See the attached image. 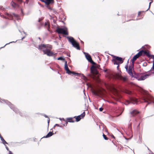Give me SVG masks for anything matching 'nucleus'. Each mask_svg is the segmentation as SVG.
<instances>
[{"label":"nucleus","instance_id":"1","mask_svg":"<svg viewBox=\"0 0 154 154\" xmlns=\"http://www.w3.org/2000/svg\"><path fill=\"white\" fill-rule=\"evenodd\" d=\"M67 39L68 41L71 43L72 46L74 48H76L78 50H80V48L79 44L72 37H67Z\"/></svg>","mask_w":154,"mask_h":154},{"label":"nucleus","instance_id":"2","mask_svg":"<svg viewBox=\"0 0 154 154\" xmlns=\"http://www.w3.org/2000/svg\"><path fill=\"white\" fill-rule=\"evenodd\" d=\"M149 75L148 74H144L142 73L138 74L136 75L135 78L138 80H143L147 78Z\"/></svg>","mask_w":154,"mask_h":154},{"label":"nucleus","instance_id":"3","mask_svg":"<svg viewBox=\"0 0 154 154\" xmlns=\"http://www.w3.org/2000/svg\"><path fill=\"white\" fill-rule=\"evenodd\" d=\"M0 102L2 103H6L8 105H9L10 108L13 110V111L15 112H17L18 109L16 108H15L14 105L12 104L10 102L8 101L7 100H0Z\"/></svg>","mask_w":154,"mask_h":154},{"label":"nucleus","instance_id":"4","mask_svg":"<svg viewBox=\"0 0 154 154\" xmlns=\"http://www.w3.org/2000/svg\"><path fill=\"white\" fill-rule=\"evenodd\" d=\"M137 100L134 98L133 97H130L128 100H126L125 104L128 105L129 104H137Z\"/></svg>","mask_w":154,"mask_h":154},{"label":"nucleus","instance_id":"5","mask_svg":"<svg viewBox=\"0 0 154 154\" xmlns=\"http://www.w3.org/2000/svg\"><path fill=\"white\" fill-rule=\"evenodd\" d=\"M134 64L131 65H129L128 67V66L126 65L125 66V68L126 69L127 72L128 74L131 76H133V74L132 72V70L133 69Z\"/></svg>","mask_w":154,"mask_h":154},{"label":"nucleus","instance_id":"6","mask_svg":"<svg viewBox=\"0 0 154 154\" xmlns=\"http://www.w3.org/2000/svg\"><path fill=\"white\" fill-rule=\"evenodd\" d=\"M57 32L59 34H63L65 35H68L67 29L65 28H58L57 29Z\"/></svg>","mask_w":154,"mask_h":154},{"label":"nucleus","instance_id":"7","mask_svg":"<svg viewBox=\"0 0 154 154\" xmlns=\"http://www.w3.org/2000/svg\"><path fill=\"white\" fill-rule=\"evenodd\" d=\"M117 78L119 79L122 81L125 82H126L128 80L127 76H123L119 74L118 75Z\"/></svg>","mask_w":154,"mask_h":154},{"label":"nucleus","instance_id":"8","mask_svg":"<svg viewBox=\"0 0 154 154\" xmlns=\"http://www.w3.org/2000/svg\"><path fill=\"white\" fill-rule=\"evenodd\" d=\"M84 53L85 54L86 58L89 62L93 64H95V63L92 60L91 57L90 55L88 54L85 52H84Z\"/></svg>","mask_w":154,"mask_h":154},{"label":"nucleus","instance_id":"9","mask_svg":"<svg viewBox=\"0 0 154 154\" xmlns=\"http://www.w3.org/2000/svg\"><path fill=\"white\" fill-rule=\"evenodd\" d=\"M43 52L44 54H46L49 56H52L54 54L52 52H51L50 50L47 49L45 50H43Z\"/></svg>","mask_w":154,"mask_h":154},{"label":"nucleus","instance_id":"10","mask_svg":"<svg viewBox=\"0 0 154 154\" xmlns=\"http://www.w3.org/2000/svg\"><path fill=\"white\" fill-rule=\"evenodd\" d=\"M99 66H100L99 65H98L97 67L94 66H92L91 68V72L93 74H97L98 73V72L97 69V67L99 68Z\"/></svg>","mask_w":154,"mask_h":154},{"label":"nucleus","instance_id":"11","mask_svg":"<svg viewBox=\"0 0 154 154\" xmlns=\"http://www.w3.org/2000/svg\"><path fill=\"white\" fill-rule=\"evenodd\" d=\"M6 14L9 19H11L13 17V15L14 17L17 18V19L18 20V17H19V15L17 14H15L14 13L9 14L7 13H6Z\"/></svg>","mask_w":154,"mask_h":154},{"label":"nucleus","instance_id":"12","mask_svg":"<svg viewBox=\"0 0 154 154\" xmlns=\"http://www.w3.org/2000/svg\"><path fill=\"white\" fill-rule=\"evenodd\" d=\"M85 116V112H84L81 115H79L77 116H75L74 117L75 118L76 121V122H79L81 120L82 118H83Z\"/></svg>","mask_w":154,"mask_h":154},{"label":"nucleus","instance_id":"13","mask_svg":"<svg viewBox=\"0 0 154 154\" xmlns=\"http://www.w3.org/2000/svg\"><path fill=\"white\" fill-rule=\"evenodd\" d=\"M141 55H146L148 57H149L151 55L149 52L143 50H141L140 51Z\"/></svg>","mask_w":154,"mask_h":154},{"label":"nucleus","instance_id":"14","mask_svg":"<svg viewBox=\"0 0 154 154\" xmlns=\"http://www.w3.org/2000/svg\"><path fill=\"white\" fill-rule=\"evenodd\" d=\"M112 57L113 59L116 60V61H118V62H119V63H122L123 62V60H122V58L114 55H113Z\"/></svg>","mask_w":154,"mask_h":154},{"label":"nucleus","instance_id":"15","mask_svg":"<svg viewBox=\"0 0 154 154\" xmlns=\"http://www.w3.org/2000/svg\"><path fill=\"white\" fill-rule=\"evenodd\" d=\"M48 47V45H45L43 44H41L39 45L38 48L40 50H42L43 51V50H45V49Z\"/></svg>","mask_w":154,"mask_h":154},{"label":"nucleus","instance_id":"16","mask_svg":"<svg viewBox=\"0 0 154 154\" xmlns=\"http://www.w3.org/2000/svg\"><path fill=\"white\" fill-rule=\"evenodd\" d=\"M140 53V52H139L136 55L134 56L133 57L132 59L131 60V62L132 63H133V65L134 64V61L137 58H138L141 55Z\"/></svg>","mask_w":154,"mask_h":154},{"label":"nucleus","instance_id":"17","mask_svg":"<svg viewBox=\"0 0 154 154\" xmlns=\"http://www.w3.org/2000/svg\"><path fill=\"white\" fill-rule=\"evenodd\" d=\"M53 1L54 0H45V1L43 0L42 2H44L46 5H49L52 3Z\"/></svg>","mask_w":154,"mask_h":154},{"label":"nucleus","instance_id":"18","mask_svg":"<svg viewBox=\"0 0 154 154\" xmlns=\"http://www.w3.org/2000/svg\"><path fill=\"white\" fill-rule=\"evenodd\" d=\"M78 76L80 77L82 79H83L85 81L88 80L87 78L83 74L79 73Z\"/></svg>","mask_w":154,"mask_h":154},{"label":"nucleus","instance_id":"19","mask_svg":"<svg viewBox=\"0 0 154 154\" xmlns=\"http://www.w3.org/2000/svg\"><path fill=\"white\" fill-rule=\"evenodd\" d=\"M11 4L12 6L14 8H18L19 7V6L18 4L16 3L13 1H12L11 3Z\"/></svg>","mask_w":154,"mask_h":154},{"label":"nucleus","instance_id":"20","mask_svg":"<svg viewBox=\"0 0 154 154\" xmlns=\"http://www.w3.org/2000/svg\"><path fill=\"white\" fill-rule=\"evenodd\" d=\"M139 112L136 110H134L131 112L130 113L132 116H134L135 115L138 114Z\"/></svg>","mask_w":154,"mask_h":154},{"label":"nucleus","instance_id":"21","mask_svg":"<svg viewBox=\"0 0 154 154\" xmlns=\"http://www.w3.org/2000/svg\"><path fill=\"white\" fill-rule=\"evenodd\" d=\"M53 134L52 132L50 131L44 137L45 138H48L49 137H51L53 135Z\"/></svg>","mask_w":154,"mask_h":154},{"label":"nucleus","instance_id":"22","mask_svg":"<svg viewBox=\"0 0 154 154\" xmlns=\"http://www.w3.org/2000/svg\"><path fill=\"white\" fill-rule=\"evenodd\" d=\"M93 94L97 96H99L100 94V92L98 91H92Z\"/></svg>","mask_w":154,"mask_h":154},{"label":"nucleus","instance_id":"23","mask_svg":"<svg viewBox=\"0 0 154 154\" xmlns=\"http://www.w3.org/2000/svg\"><path fill=\"white\" fill-rule=\"evenodd\" d=\"M112 61L113 63L115 65H118L119 63V62H117V61H116V60H115L114 59H113L112 60Z\"/></svg>","mask_w":154,"mask_h":154},{"label":"nucleus","instance_id":"24","mask_svg":"<svg viewBox=\"0 0 154 154\" xmlns=\"http://www.w3.org/2000/svg\"><path fill=\"white\" fill-rule=\"evenodd\" d=\"M65 69L66 71L69 69V68L67 64V62L66 61H65Z\"/></svg>","mask_w":154,"mask_h":154},{"label":"nucleus","instance_id":"25","mask_svg":"<svg viewBox=\"0 0 154 154\" xmlns=\"http://www.w3.org/2000/svg\"><path fill=\"white\" fill-rule=\"evenodd\" d=\"M67 121L68 122H74V121L73 120V118H67Z\"/></svg>","mask_w":154,"mask_h":154},{"label":"nucleus","instance_id":"26","mask_svg":"<svg viewBox=\"0 0 154 154\" xmlns=\"http://www.w3.org/2000/svg\"><path fill=\"white\" fill-rule=\"evenodd\" d=\"M0 139L2 141V143L5 145V144H8L4 140L2 137H1Z\"/></svg>","mask_w":154,"mask_h":154},{"label":"nucleus","instance_id":"27","mask_svg":"<svg viewBox=\"0 0 154 154\" xmlns=\"http://www.w3.org/2000/svg\"><path fill=\"white\" fill-rule=\"evenodd\" d=\"M148 99L149 100L151 101L150 103L152 102L154 104V98L153 97H151V99L149 98H148ZM149 103H148V104Z\"/></svg>","mask_w":154,"mask_h":154},{"label":"nucleus","instance_id":"28","mask_svg":"<svg viewBox=\"0 0 154 154\" xmlns=\"http://www.w3.org/2000/svg\"><path fill=\"white\" fill-rule=\"evenodd\" d=\"M60 120H63L64 121H65V122H66V124H64L63 125L64 126H66L67 125V122L63 118H62V119H61L60 118Z\"/></svg>","mask_w":154,"mask_h":154},{"label":"nucleus","instance_id":"29","mask_svg":"<svg viewBox=\"0 0 154 154\" xmlns=\"http://www.w3.org/2000/svg\"><path fill=\"white\" fill-rule=\"evenodd\" d=\"M103 137L104 138V139L105 140H107L108 139V138L106 137V135H105L104 134H103Z\"/></svg>","mask_w":154,"mask_h":154},{"label":"nucleus","instance_id":"30","mask_svg":"<svg viewBox=\"0 0 154 154\" xmlns=\"http://www.w3.org/2000/svg\"><path fill=\"white\" fill-rule=\"evenodd\" d=\"M125 92L128 94H130L131 93L130 91L127 90H125Z\"/></svg>","mask_w":154,"mask_h":154},{"label":"nucleus","instance_id":"31","mask_svg":"<svg viewBox=\"0 0 154 154\" xmlns=\"http://www.w3.org/2000/svg\"><path fill=\"white\" fill-rule=\"evenodd\" d=\"M71 74H72L73 75H76L77 76H78L79 73H77V72H72Z\"/></svg>","mask_w":154,"mask_h":154},{"label":"nucleus","instance_id":"32","mask_svg":"<svg viewBox=\"0 0 154 154\" xmlns=\"http://www.w3.org/2000/svg\"><path fill=\"white\" fill-rule=\"evenodd\" d=\"M57 60H64V58H63V57H58L57 58Z\"/></svg>","mask_w":154,"mask_h":154},{"label":"nucleus","instance_id":"33","mask_svg":"<svg viewBox=\"0 0 154 154\" xmlns=\"http://www.w3.org/2000/svg\"><path fill=\"white\" fill-rule=\"evenodd\" d=\"M66 71V73H67L69 74H70L71 73L72 71H71L69 70V69L67 70Z\"/></svg>","mask_w":154,"mask_h":154},{"label":"nucleus","instance_id":"34","mask_svg":"<svg viewBox=\"0 0 154 154\" xmlns=\"http://www.w3.org/2000/svg\"><path fill=\"white\" fill-rule=\"evenodd\" d=\"M10 42L9 43H8V44H6L5 45L4 47H2L0 48V49H1V48H4V47H5V46L6 45H8V44H10V43H12V42Z\"/></svg>","mask_w":154,"mask_h":154},{"label":"nucleus","instance_id":"35","mask_svg":"<svg viewBox=\"0 0 154 154\" xmlns=\"http://www.w3.org/2000/svg\"><path fill=\"white\" fill-rule=\"evenodd\" d=\"M152 1H151V2H149V7L148 9L147 10H146V11H147V10H148V9H149V8H150V5H151V3H152Z\"/></svg>","mask_w":154,"mask_h":154},{"label":"nucleus","instance_id":"36","mask_svg":"<svg viewBox=\"0 0 154 154\" xmlns=\"http://www.w3.org/2000/svg\"><path fill=\"white\" fill-rule=\"evenodd\" d=\"M154 69V63L153 64L152 66V68H151L150 70H153Z\"/></svg>","mask_w":154,"mask_h":154},{"label":"nucleus","instance_id":"37","mask_svg":"<svg viewBox=\"0 0 154 154\" xmlns=\"http://www.w3.org/2000/svg\"><path fill=\"white\" fill-rule=\"evenodd\" d=\"M147 65V63L145 62L143 63V66H146Z\"/></svg>","mask_w":154,"mask_h":154},{"label":"nucleus","instance_id":"38","mask_svg":"<svg viewBox=\"0 0 154 154\" xmlns=\"http://www.w3.org/2000/svg\"><path fill=\"white\" fill-rule=\"evenodd\" d=\"M151 56L152 57V58L153 59V64H154V55H151Z\"/></svg>","mask_w":154,"mask_h":154},{"label":"nucleus","instance_id":"39","mask_svg":"<svg viewBox=\"0 0 154 154\" xmlns=\"http://www.w3.org/2000/svg\"><path fill=\"white\" fill-rule=\"evenodd\" d=\"M103 110V108L102 107H100L99 108V110L100 111H102Z\"/></svg>","mask_w":154,"mask_h":154},{"label":"nucleus","instance_id":"40","mask_svg":"<svg viewBox=\"0 0 154 154\" xmlns=\"http://www.w3.org/2000/svg\"><path fill=\"white\" fill-rule=\"evenodd\" d=\"M55 126H57L59 127H60V125L58 124H56L54 126V127Z\"/></svg>","mask_w":154,"mask_h":154},{"label":"nucleus","instance_id":"41","mask_svg":"<svg viewBox=\"0 0 154 154\" xmlns=\"http://www.w3.org/2000/svg\"><path fill=\"white\" fill-rule=\"evenodd\" d=\"M5 148H6V149L8 151H10V150H9L8 148L6 145H5Z\"/></svg>","mask_w":154,"mask_h":154},{"label":"nucleus","instance_id":"42","mask_svg":"<svg viewBox=\"0 0 154 154\" xmlns=\"http://www.w3.org/2000/svg\"><path fill=\"white\" fill-rule=\"evenodd\" d=\"M0 16H1V17H2L5 18H6V17H5L4 16H3V15H1L0 14Z\"/></svg>","mask_w":154,"mask_h":154},{"label":"nucleus","instance_id":"43","mask_svg":"<svg viewBox=\"0 0 154 154\" xmlns=\"http://www.w3.org/2000/svg\"><path fill=\"white\" fill-rule=\"evenodd\" d=\"M9 154H13L12 152L10 151H9Z\"/></svg>","mask_w":154,"mask_h":154},{"label":"nucleus","instance_id":"44","mask_svg":"<svg viewBox=\"0 0 154 154\" xmlns=\"http://www.w3.org/2000/svg\"><path fill=\"white\" fill-rule=\"evenodd\" d=\"M48 118V124H49V122L50 120L49 118Z\"/></svg>","mask_w":154,"mask_h":154},{"label":"nucleus","instance_id":"45","mask_svg":"<svg viewBox=\"0 0 154 154\" xmlns=\"http://www.w3.org/2000/svg\"><path fill=\"white\" fill-rule=\"evenodd\" d=\"M141 11H139L138 13V15H140V14L141 13Z\"/></svg>","mask_w":154,"mask_h":154},{"label":"nucleus","instance_id":"46","mask_svg":"<svg viewBox=\"0 0 154 154\" xmlns=\"http://www.w3.org/2000/svg\"><path fill=\"white\" fill-rule=\"evenodd\" d=\"M2 8H3V9H4V8H3V7H2V6H0V9H2Z\"/></svg>","mask_w":154,"mask_h":154},{"label":"nucleus","instance_id":"47","mask_svg":"<svg viewBox=\"0 0 154 154\" xmlns=\"http://www.w3.org/2000/svg\"><path fill=\"white\" fill-rule=\"evenodd\" d=\"M144 102H148V101L145 100H144Z\"/></svg>","mask_w":154,"mask_h":154},{"label":"nucleus","instance_id":"48","mask_svg":"<svg viewBox=\"0 0 154 154\" xmlns=\"http://www.w3.org/2000/svg\"><path fill=\"white\" fill-rule=\"evenodd\" d=\"M118 65V66H117V69H119V64L118 65Z\"/></svg>","mask_w":154,"mask_h":154},{"label":"nucleus","instance_id":"49","mask_svg":"<svg viewBox=\"0 0 154 154\" xmlns=\"http://www.w3.org/2000/svg\"><path fill=\"white\" fill-rule=\"evenodd\" d=\"M17 1H18L19 2H22V0H17Z\"/></svg>","mask_w":154,"mask_h":154},{"label":"nucleus","instance_id":"50","mask_svg":"<svg viewBox=\"0 0 154 154\" xmlns=\"http://www.w3.org/2000/svg\"><path fill=\"white\" fill-rule=\"evenodd\" d=\"M47 25V23H46V22H45V23L44 26H46Z\"/></svg>","mask_w":154,"mask_h":154},{"label":"nucleus","instance_id":"51","mask_svg":"<svg viewBox=\"0 0 154 154\" xmlns=\"http://www.w3.org/2000/svg\"><path fill=\"white\" fill-rule=\"evenodd\" d=\"M44 116H45V117H46V118H48V116H46V115H44Z\"/></svg>","mask_w":154,"mask_h":154},{"label":"nucleus","instance_id":"52","mask_svg":"<svg viewBox=\"0 0 154 154\" xmlns=\"http://www.w3.org/2000/svg\"><path fill=\"white\" fill-rule=\"evenodd\" d=\"M111 137H112V138H115V137H114V136L113 135H112L111 136Z\"/></svg>","mask_w":154,"mask_h":154},{"label":"nucleus","instance_id":"53","mask_svg":"<svg viewBox=\"0 0 154 154\" xmlns=\"http://www.w3.org/2000/svg\"><path fill=\"white\" fill-rule=\"evenodd\" d=\"M25 38V37H23L22 38H21V40H23V39Z\"/></svg>","mask_w":154,"mask_h":154},{"label":"nucleus","instance_id":"54","mask_svg":"<svg viewBox=\"0 0 154 154\" xmlns=\"http://www.w3.org/2000/svg\"><path fill=\"white\" fill-rule=\"evenodd\" d=\"M81 43H84L83 42V41H81Z\"/></svg>","mask_w":154,"mask_h":154},{"label":"nucleus","instance_id":"55","mask_svg":"<svg viewBox=\"0 0 154 154\" xmlns=\"http://www.w3.org/2000/svg\"><path fill=\"white\" fill-rule=\"evenodd\" d=\"M21 13H22V14H23V11H22V9L21 10Z\"/></svg>","mask_w":154,"mask_h":154},{"label":"nucleus","instance_id":"56","mask_svg":"<svg viewBox=\"0 0 154 154\" xmlns=\"http://www.w3.org/2000/svg\"><path fill=\"white\" fill-rule=\"evenodd\" d=\"M38 38L39 39H40V37H39Z\"/></svg>","mask_w":154,"mask_h":154},{"label":"nucleus","instance_id":"57","mask_svg":"<svg viewBox=\"0 0 154 154\" xmlns=\"http://www.w3.org/2000/svg\"><path fill=\"white\" fill-rule=\"evenodd\" d=\"M40 21V20L39 19V20H38V21H39H39Z\"/></svg>","mask_w":154,"mask_h":154},{"label":"nucleus","instance_id":"58","mask_svg":"<svg viewBox=\"0 0 154 154\" xmlns=\"http://www.w3.org/2000/svg\"><path fill=\"white\" fill-rule=\"evenodd\" d=\"M114 90L116 91V89L115 88L114 89Z\"/></svg>","mask_w":154,"mask_h":154},{"label":"nucleus","instance_id":"59","mask_svg":"<svg viewBox=\"0 0 154 154\" xmlns=\"http://www.w3.org/2000/svg\"><path fill=\"white\" fill-rule=\"evenodd\" d=\"M48 27H49V25H48Z\"/></svg>","mask_w":154,"mask_h":154},{"label":"nucleus","instance_id":"60","mask_svg":"<svg viewBox=\"0 0 154 154\" xmlns=\"http://www.w3.org/2000/svg\"><path fill=\"white\" fill-rule=\"evenodd\" d=\"M139 125V124L138 125V127Z\"/></svg>","mask_w":154,"mask_h":154}]
</instances>
